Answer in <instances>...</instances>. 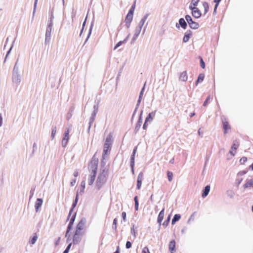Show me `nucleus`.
Listing matches in <instances>:
<instances>
[{"instance_id":"nucleus-29","label":"nucleus","mask_w":253,"mask_h":253,"mask_svg":"<svg viewBox=\"0 0 253 253\" xmlns=\"http://www.w3.org/2000/svg\"><path fill=\"white\" fill-rule=\"evenodd\" d=\"M96 174L90 173L88 177V185L91 186L94 183L95 178L96 177Z\"/></svg>"},{"instance_id":"nucleus-53","label":"nucleus","mask_w":253,"mask_h":253,"mask_svg":"<svg viewBox=\"0 0 253 253\" xmlns=\"http://www.w3.org/2000/svg\"><path fill=\"white\" fill-rule=\"evenodd\" d=\"M200 0H192L189 5H192L193 7H197Z\"/></svg>"},{"instance_id":"nucleus-22","label":"nucleus","mask_w":253,"mask_h":253,"mask_svg":"<svg viewBox=\"0 0 253 253\" xmlns=\"http://www.w3.org/2000/svg\"><path fill=\"white\" fill-rule=\"evenodd\" d=\"M243 187L245 189L249 188H253V179H246Z\"/></svg>"},{"instance_id":"nucleus-5","label":"nucleus","mask_w":253,"mask_h":253,"mask_svg":"<svg viewBox=\"0 0 253 253\" xmlns=\"http://www.w3.org/2000/svg\"><path fill=\"white\" fill-rule=\"evenodd\" d=\"M107 181V178L98 174L95 182V187L97 190H99L104 186Z\"/></svg>"},{"instance_id":"nucleus-18","label":"nucleus","mask_w":253,"mask_h":253,"mask_svg":"<svg viewBox=\"0 0 253 253\" xmlns=\"http://www.w3.org/2000/svg\"><path fill=\"white\" fill-rule=\"evenodd\" d=\"M156 113V110L149 113L146 117L145 121L146 122L151 123L154 119Z\"/></svg>"},{"instance_id":"nucleus-2","label":"nucleus","mask_w":253,"mask_h":253,"mask_svg":"<svg viewBox=\"0 0 253 253\" xmlns=\"http://www.w3.org/2000/svg\"><path fill=\"white\" fill-rule=\"evenodd\" d=\"M96 153L94 154L89 162L87 169L88 171L90 172V173L97 174L98 167V159L96 157Z\"/></svg>"},{"instance_id":"nucleus-16","label":"nucleus","mask_w":253,"mask_h":253,"mask_svg":"<svg viewBox=\"0 0 253 253\" xmlns=\"http://www.w3.org/2000/svg\"><path fill=\"white\" fill-rule=\"evenodd\" d=\"M176 242L174 240H171L169 244V249L170 253H174L176 251Z\"/></svg>"},{"instance_id":"nucleus-6","label":"nucleus","mask_w":253,"mask_h":253,"mask_svg":"<svg viewBox=\"0 0 253 253\" xmlns=\"http://www.w3.org/2000/svg\"><path fill=\"white\" fill-rule=\"evenodd\" d=\"M83 237V233L74 231L73 232L72 244L74 245H78L81 242Z\"/></svg>"},{"instance_id":"nucleus-19","label":"nucleus","mask_w":253,"mask_h":253,"mask_svg":"<svg viewBox=\"0 0 253 253\" xmlns=\"http://www.w3.org/2000/svg\"><path fill=\"white\" fill-rule=\"evenodd\" d=\"M38 234L37 233H34L29 238V243L31 245H34L38 239Z\"/></svg>"},{"instance_id":"nucleus-30","label":"nucleus","mask_w":253,"mask_h":253,"mask_svg":"<svg viewBox=\"0 0 253 253\" xmlns=\"http://www.w3.org/2000/svg\"><path fill=\"white\" fill-rule=\"evenodd\" d=\"M108 168H100V172L98 174H100L101 176H105V178H107L108 176Z\"/></svg>"},{"instance_id":"nucleus-34","label":"nucleus","mask_w":253,"mask_h":253,"mask_svg":"<svg viewBox=\"0 0 253 253\" xmlns=\"http://www.w3.org/2000/svg\"><path fill=\"white\" fill-rule=\"evenodd\" d=\"M74 109H75V107L73 106H71L70 108L69 111L68 112V113L67 114V117H66V119L68 121H69L71 118V117L72 116V114L74 111Z\"/></svg>"},{"instance_id":"nucleus-58","label":"nucleus","mask_w":253,"mask_h":253,"mask_svg":"<svg viewBox=\"0 0 253 253\" xmlns=\"http://www.w3.org/2000/svg\"><path fill=\"white\" fill-rule=\"evenodd\" d=\"M72 245V243H69L62 253H68Z\"/></svg>"},{"instance_id":"nucleus-15","label":"nucleus","mask_w":253,"mask_h":253,"mask_svg":"<svg viewBox=\"0 0 253 253\" xmlns=\"http://www.w3.org/2000/svg\"><path fill=\"white\" fill-rule=\"evenodd\" d=\"M141 30H142L141 29H140L137 27H136L135 31H134V34L133 37L130 42L131 44H132L134 43V42L137 40V39L138 38V37L140 33Z\"/></svg>"},{"instance_id":"nucleus-24","label":"nucleus","mask_w":253,"mask_h":253,"mask_svg":"<svg viewBox=\"0 0 253 253\" xmlns=\"http://www.w3.org/2000/svg\"><path fill=\"white\" fill-rule=\"evenodd\" d=\"M137 150V146H135L130 157V164L135 163V157Z\"/></svg>"},{"instance_id":"nucleus-41","label":"nucleus","mask_w":253,"mask_h":253,"mask_svg":"<svg viewBox=\"0 0 253 253\" xmlns=\"http://www.w3.org/2000/svg\"><path fill=\"white\" fill-rule=\"evenodd\" d=\"M170 218H171L170 214L168 215L167 218L165 220L164 222L163 223V226L166 227L169 225V224L170 222Z\"/></svg>"},{"instance_id":"nucleus-11","label":"nucleus","mask_w":253,"mask_h":253,"mask_svg":"<svg viewBox=\"0 0 253 253\" xmlns=\"http://www.w3.org/2000/svg\"><path fill=\"white\" fill-rule=\"evenodd\" d=\"M193 35V32L191 30H187L184 34L182 39L183 43L187 42Z\"/></svg>"},{"instance_id":"nucleus-32","label":"nucleus","mask_w":253,"mask_h":253,"mask_svg":"<svg viewBox=\"0 0 253 253\" xmlns=\"http://www.w3.org/2000/svg\"><path fill=\"white\" fill-rule=\"evenodd\" d=\"M15 40H16V38H15V39H14V40L13 41L11 44V46L10 47V48H9V49L8 50V51H7L6 52V55L4 57V62L3 63H5V62H6V60L8 56V55L10 54V53H11V51L13 47V46H14V42H15Z\"/></svg>"},{"instance_id":"nucleus-47","label":"nucleus","mask_w":253,"mask_h":253,"mask_svg":"<svg viewBox=\"0 0 253 253\" xmlns=\"http://www.w3.org/2000/svg\"><path fill=\"white\" fill-rule=\"evenodd\" d=\"M35 189H36V186H32L31 188L30 191L29 201L31 200V199L34 196Z\"/></svg>"},{"instance_id":"nucleus-62","label":"nucleus","mask_w":253,"mask_h":253,"mask_svg":"<svg viewBox=\"0 0 253 253\" xmlns=\"http://www.w3.org/2000/svg\"><path fill=\"white\" fill-rule=\"evenodd\" d=\"M248 161V158L246 157H243L240 160V163L241 165L244 164Z\"/></svg>"},{"instance_id":"nucleus-13","label":"nucleus","mask_w":253,"mask_h":253,"mask_svg":"<svg viewBox=\"0 0 253 253\" xmlns=\"http://www.w3.org/2000/svg\"><path fill=\"white\" fill-rule=\"evenodd\" d=\"M43 203V199L41 198H37L35 203V209L36 212H39Z\"/></svg>"},{"instance_id":"nucleus-21","label":"nucleus","mask_w":253,"mask_h":253,"mask_svg":"<svg viewBox=\"0 0 253 253\" xmlns=\"http://www.w3.org/2000/svg\"><path fill=\"white\" fill-rule=\"evenodd\" d=\"M12 81L17 85H19L21 82V77L19 74H12Z\"/></svg>"},{"instance_id":"nucleus-3","label":"nucleus","mask_w":253,"mask_h":253,"mask_svg":"<svg viewBox=\"0 0 253 253\" xmlns=\"http://www.w3.org/2000/svg\"><path fill=\"white\" fill-rule=\"evenodd\" d=\"M53 26V23H51L50 22L49 23H47L45 34V41H44V45H46L47 44L49 45L50 40H51V34L52 31Z\"/></svg>"},{"instance_id":"nucleus-36","label":"nucleus","mask_w":253,"mask_h":253,"mask_svg":"<svg viewBox=\"0 0 253 253\" xmlns=\"http://www.w3.org/2000/svg\"><path fill=\"white\" fill-rule=\"evenodd\" d=\"M203 5L204 8V15H205L209 10V4L208 2L204 1L203 2Z\"/></svg>"},{"instance_id":"nucleus-20","label":"nucleus","mask_w":253,"mask_h":253,"mask_svg":"<svg viewBox=\"0 0 253 253\" xmlns=\"http://www.w3.org/2000/svg\"><path fill=\"white\" fill-rule=\"evenodd\" d=\"M150 15V13H147L146 14H145L143 16V17L142 18V19H141L140 21L139 22L138 26H137V27L140 28L142 29L146 20H147V19L148 18V16H149Z\"/></svg>"},{"instance_id":"nucleus-27","label":"nucleus","mask_w":253,"mask_h":253,"mask_svg":"<svg viewBox=\"0 0 253 253\" xmlns=\"http://www.w3.org/2000/svg\"><path fill=\"white\" fill-rule=\"evenodd\" d=\"M142 121H143L142 120H137V122L136 124V125H135V126L134 128V132H133L134 134H136L139 130L141 126V125L142 123Z\"/></svg>"},{"instance_id":"nucleus-57","label":"nucleus","mask_w":253,"mask_h":253,"mask_svg":"<svg viewBox=\"0 0 253 253\" xmlns=\"http://www.w3.org/2000/svg\"><path fill=\"white\" fill-rule=\"evenodd\" d=\"M99 101H95V104L93 105V111L96 112H98V104H99Z\"/></svg>"},{"instance_id":"nucleus-33","label":"nucleus","mask_w":253,"mask_h":253,"mask_svg":"<svg viewBox=\"0 0 253 253\" xmlns=\"http://www.w3.org/2000/svg\"><path fill=\"white\" fill-rule=\"evenodd\" d=\"M181 215L179 213L175 214L171 220V224L174 225L175 223L178 221L181 218Z\"/></svg>"},{"instance_id":"nucleus-50","label":"nucleus","mask_w":253,"mask_h":253,"mask_svg":"<svg viewBox=\"0 0 253 253\" xmlns=\"http://www.w3.org/2000/svg\"><path fill=\"white\" fill-rule=\"evenodd\" d=\"M130 232L131 234L134 236V238H135L137 234V230L134 229V224H133L132 227L131 228Z\"/></svg>"},{"instance_id":"nucleus-4","label":"nucleus","mask_w":253,"mask_h":253,"mask_svg":"<svg viewBox=\"0 0 253 253\" xmlns=\"http://www.w3.org/2000/svg\"><path fill=\"white\" fill-rule=\"evenodd\" d=\"M185 18L186 21H187L188 25L190 29L192 30H197L200 27L199 24L194 21L190 15H185Z\"/></svg>"},{"instance_id":"nucleus-55","label":"nucleus","mask_w":253,"mask_h":253,"mask_svg":"<svg viewBox=\"0 0 253 253\" xmlns=\"http://www.w3.org/2000/svg\"><path fill=\"white\" fill-rule=\"evenodd\" d=\"M77 215V211L74 212L72 215L70 219L69 220L70 222L74 223Z\"/></svg>"},{"instance_id":"nucleus-12","label":"nucleus","mask_w":253,"mask_h":253,"mask_svg":"<svg viewBox=\"0 0 253 253\" xmlns=\"http://www.w3.org/2000/svg\"><path fill=\"white\" fill-rule=\"evenodd\" d=\"M143 179V173L142 171H141L139 173L137 178L136 189L137 190H139L141 188Z\"/></svg>"},{"instance_id":"nucleus-61","label":"nucleus","mask_w":253,"mask_h":253,"mask_svg":"<svg viewBox=\"0 0 253 253\" xmlns=\"http://www.w3.org/2000/svg\"><path fill=\"white\" fill-rule=\"evenodd\" d=\"M248 172V170H246V169H245V170H241L238 173H237V176H243L245 174H246Z\"/></svg>"},{"instance_id":"nucleus-14","label":"nucleus","mask_w":253,"mask_h":253,"mask_svg":"<svg viewBox=\"0 0 253 253\" xmlns=\"http://www.w3.org/2000/svg\"><path fill=\"white\" fill-rule=\"evenodd\" d=\"M133 16L127 15L126 16L125 20L123 21L125 22V26L127 29L130 28L131 23L132 21Z\"/></svg>"},{"instance_id":"nucleus-25","label":"nucleus","mask_w":253,"mask_h":253,"mask_svg":"<svg viewBox=\"0 0 253 253\" xmlns=\"http://www.w3.org/2000/svg\"><path fill=\"white\" fill-rule=\"evenodd\" d=\"M205 75L204 73H200L196 81H195V86L198 85V84L199 83L203 82L205 79Z\"/></svg>"},{"instance_id":"nucleus-10","label":"nucleus","mask_w":253,"mask_h":253,"mask_svg":"<svg viewBox=\"0 0 253 253\" xmlns=\"http://www.w3.org/2000/svg\"><path fill=\"white\" fill-rule=\"evenodd\" d=\"M222 125L223 133L224 134H226L227 133L228 130L231 129L230 125L226 118H222Z\"/></svg>"},{"instance_id":"nucleus-46","label":"nucleus","mask_w":253,"mask_h":253,"mask_svg":"<svg viewBox=\"0 0 253 253\" xmlns=\"http://www.w3.org/2000/svg\"><path fill=\"white\" fill-rule=\"evenodd\" d=\"M146 84V82H145L144 83L142 87L141 88L138 97H140V98H142L144 92L145 90Z\"/></svg>"},{"instance_id":"nucleus-52","label":"nucleus","mask_w":253,"mask_h":253,"mask_svg":"<svg viewBox=\"0 0 253 253\" xmlns=\"http://www.w3.org/2000/svg\"><path fill=\"white\" fill-rule=\"evenodd\" d=\"M38 1V0H34L32 19L34 18V16H35V14L36 8H37V6Z\"/></svg>"},{"instance_id":"nucleus-42","label":"nucleus","mask_w":253,"mask_h":253,"mask_svg":"<svg viewBox=\"0 0 253 253\" xmlns=\"http://www.w3.org/2000/svg\"><path fill=\"white\" fill-rule=\"evenodd\" d=\"M65 238H67L66 239V243H69L71 241V232L69 231H66L65 235Z\"/></svg>"},{"instance_id":"nucleus-9","label":"nucleus","mask_w":253,"mask_h":253,"mask_svg":"<svg viewBox=\"0 0 253 253\" xmlns=\"http://www.w3.org/2000/svg\"><path fill=\"white\" fill-rule=\"evenodd\" d=\"M86 222V218L85 217H82L76 225L74 231L82 233V230L84 229Z\"/></svg>"},{"instance_id":"nucleus-7","label":"nucleus","mask_w":253,"mask_h":253,"mask_svg":"<svg viewBox=\"0 0 253 253\" xmlns=\"http://www.w3.org/2000/svg\"><path fill=\"white\" fill-rule=\"evenodd\" d=\"M189 8L191 11V14L195 19H198L202 16V12L198 7H193L192 5H189Z\"/></svg>"},{"instance_id":"nucleus-1","label":"nucleus","mask_w":253,"mask_h":253,"mask_svg":"<svg viewBox=\"0 0 253 253\" xmlns=\"http://www.w3.org/2000/svg\"><path fill=\"white\" fill-rule=\"evenodd\" d=\"M113 144V135L110 133L106 137L103 146L102 154L104 156L108 155L111 151Z\"/></svg>"},{"instance_id":"nucleus-48","label":"nucleus","mask_w":253,"mask_h":253,"mask_svg":"<svg viewBox=\"0 0 253 253\" xmlns=\"http://www.w3.org/2000/svg\"><path fill=\"white\" fill-rule=\"evenodd\" d=\"M18 58L17 59L16 61V63L14 65V68H13V72H12V74H19V71H18V67L17 66V63H18Z\"/></svg>"},{"instance_id":"nucleus-38","label":"nucleus","mask_w":253,"mask_h":253,"mask_svg":"<svg viewBox=\"0 0 253 253\" xmlns=\"http://www.w3.org/2000/svg\"><path fill=\"white\" fill-rule=\"evenodd\" d=\"M239 146V143L238 142V141L235 140V141H234V142H233V143L231 145V149L234 150V151H236L237 150V149L238 148Z\"/></svg>"},{"instance_id":"nucleus-43","label":"nucleus","mask_w":253,"mask_h":253,"mask_svg":"<svg viewBox=\"0 0 253 253\" xmlns=\"http://www.w3.org/2000/svg\"><path fill=\"white\" fill-rule=\"evenodd\" d=\"M87 16H86L84 20V21L83 23V24H82V29L80 31V34H79V37H81L84 32V27L85 26V25H86V20H87Z\"/></svg>"},{"instance_id":"nucleus-51","label":"nucleus","mask_w":253,"mask_h":253,"mask_svg":"<svg viewBox=\"0 0 253 253\" xmlns=\"http://www.w3.org/2000/svg\"><path fill=\"white\" fill-rule=\"evenodd\" d=\"M105 157L106 156H104L102 154V159L101 161V164H100L101 168H106V167H105V165H106V162L105 161Z\"/></svg>"},{"instance_id":"nucleus-59","label":"nucleus","mask_w":253,"mask_h":253,"mask_svg":"<svg viewBox=\"0 0 253 253\" xmlns=\"http://www.w3.org/2000/svg\"><path fill=\"white\" fill-rule=\"evenodd\" d=\"M69 140L67 139H62V146L64 148H65L68 145Z\"/></svg>"},{"instance_id":"nucleus-31","label":"nucleus","mask_w":253,"mask_h":253,"mask_svg":"<svg viewBox=\"0 0 253 253\" xmlns=\"http://www.w3.org/2000/svg\"><path fill=\"white\" fill-rule=\"evenodd\" d=\"M188 76L186 71H183V72L181 73L179 76V80L185 82L187 80Z\"/></svg>"},{"instance_id":"nucleus-64","label":"nucleus","mask_w":253,"mask_h":253,"mask_svg":"<svg viewBox=\"0 0 253 253\" xmlns=\"http://www.w3.org/2000/svg\"><path fill=\"white\" fill-rule=\"evenodd\" d=\"M142 253H151L148 247L146 246L142 250Z\"/></svg>"},{"instance_id":"nucleus-40","label":"nucleus","mask_w":253,"mask_h":253,"mask_svg":"<svg viewBox=\"0 0 253 253\" xmlns=\"http://www.w3.org/2000/svg\"><path fill=\"white\" fill-rule=\"evenodd\" d=\"M117 224H118V219L117 218H115L113 221L112 224V229L115 231L116 233L117 232Z\"/></svg>"},{"instance_id":"nucleus-26","label":"nucleus","mask_w":253,"mask_h":253,"mask_svg":"<svg viewBox=\"0 0 253 253\" xmlns=\"http://www.w3.org/2000/svg\"><path fill=\"white\" fill-rule=\"evenodd\" d=\"M136 0H135L133 1V2L132 5L131 6L130 9H129V10L128 11V13H127V15H129L133 16L135 8V7H136Z\"/></svg>"},{"instance_id":"nucleus-60","label":"nucleus","mask_w":253,"mask_h":253,"mask_svg":"<svg viewBox=\"0 0 253 253\" xmlns=\"http://www.w3.org/2000/svg\"><path fill=\"white\" fill-rule=\"evenodd\" d=\"M123 43H125L123 41H120L119 42H118L116 45H115L114 47V50H116L119 47H120L121 45H122Z\"/></svg>"},{"instance_id":"nucleus-63","label":"nucleus","mask_w":253,"mask_h":253,"mask_svg":"<svg viewBox=\"0 0 253 253\" xmlns=\"http://www.w3.org/2000/svg\"><path fill=\"white\" fill-rule=\"evenodd\" d=\"M37 144H36V143L35 142L33 144V150H32V153L31 155V157L33 156V155L34 154L35 152L37 150Z\"/></svg>"},{"instance_id":"nucleus-39","label":"nucleus","mask_w":253,"mask_h":253,"mask_svg":"<svg viewBox=\"0 0 253 253\" xmlns=\"http://www.w3.org/2000/svg\"><path fill=\"white\" fill-rule=\"evenodd\" d=\"M81 188L80 190V194H82L84 191V189L85 188V180H83L81 183Z\"/></svg>"},{"instance_id":"nucleus-8","label":"nucleus","mask_w":253,"mask_h":253,"mask_svg":"<svg viewBox=\"0 0 253 253\" xmlns=\"http://www.w3.org/2000/svg\"><path fill=\"white\" fill-rule=\"evenodd\" d=\"M175 27L178 30H179L180 28L186 30L188 27L187 21H186L185 18H180L178 20V22L176 23Z\"/></svg>"},{"instance_id":"nucleus-56","label":"nucleus","mask_w":253,"mask_h":253,"mask_svg":"<svg viewBox=\"0 0 253 253\" xmlns=\"http://www.w3.org/2000/svg\"><path fill=\"white\" fill-rule=\"evenodd\" d=\"M73 225H74L73 223L69 222L67 225V229H66V231H69V232H71V230L73 229Z\"/></svg>"},{"instance_id":"nucleus-37","label":"nucleus","mask_w":253,"mask_h":253,"mask_svg":"<svg viewBox=\"0 0 253 253\" xmlns=\"http://www.w3.org/2000/svg\"><path fill=\"white\" fill-rule=\"evenodd\" d=\"M134 209L135 211L138 210L139 208V201H138V197L137 196H135L134 197Z\"/></svg>"},{"instance_id":"nucleus-54","label":"nucleus","mask_w":253,"mask_h":253,"mask_svg":"<svg viewBox=\"0 0 253 253\" xmlns=\"http://www.w3.org/2000/svg\"><path fill=\"white\" fill-rule=\"evenodd\" d=\"M210 100H211V96L209 95L207 97L206 100H205V101L203 104V106L206 107L210 103Z\"/></svg>"},{"instance_id":"nucleus-35","label":"nucleus","mask_w":253,"mask_h":253,"mask_svg":"<svg viewBox=\"0 0 253 253\" xmlns=\"http://www.w3.org/2000/svg\"><path fill=\"white\" fill-rule=\"evenodd\" d=\"M79 192L78 191H77V192L76 193L75 198L73 200V202L72 203L71 206H73L75 208L76 207L78 202V201H79Z\"/></svg>"},{"instance_id":"nucleus-44","label":"nucleus","mask_w":253,"mask_h":253,"mask_svg":"<svg viewBox=\"0 0 253 253\" xmlns=\"http://www.w3.org/2000/svg\"><path fill=\"white\" fill-rule=\"evenodd\" d=\"M56 132V126H52V130H51V140H53L55 136Z\"/></svg>"},{"instance_id":"nucleus-49","label":"nucleus","mask_w":253,"mask_h":253,"mask_svg":"<svg viewBox=\"0 0 253 253\" xmlns=\"http://www.w3.org/2000/svg\"><path fill=\"white\" fill-rule=\"evenodd\" d=\"M199 58L200 59V64L201 67L203 69H205L206 68V64L203 58L201 56H199Z\"/></svg>"},{"instance_id":"nucleus-17","label":"nucleus","mask_w":253,"mask_h":253,"mask_svg":"<svg viewBox=\"0 0 253 253\" xmlns=\"http://www.w3.org/2000/svg\"><path fill=\"white\" fill-rule=\"evenodd\" d=\"M211 189V186L210 185H207L204 187L202 191V197L203 198H206L209 194Z\"/></svg>"},{"instance_id":"nucleus-28","label":"nucleus","mask_w":253,"mask_h":253,"mask_svg":"<svg viewBox=\"0 0 253 253\" xmlns=\"http://www.w3.org/2000/svg\"><path fill=\"white\" fill-rule=\"evenodd\" d=\"M71 131V128L70 127H66L65 130V132L62 137L63 139H67L69 140L70 139V135L69 133Z\"/></svg>"},{"instance_id":"nucleus-45","label":"nucleus","mask_w":253,"mask_h":253,"mask_svg":"<svg viewBox=\"0 0 253 253\" xmlns=\"http://www.w3.org/2000/svg\"><path fill=\"white\" fill-rule=\"evenodd\" d=\"M167 174L169 181H171L173 179V173L169 170H168L167 171Z\"/></svg>"},{"instance_id":"nucleus-23","label":"nucleus","mask_w":253,"mask_h":253,"mask_svg":"<svg viewBox=\"0 0 253 253\" xmlns=\"http://www.w3.org/2000/svg\"><path fill=\"white\" fill-rule=\"evenodd\" d=\"M93 26H94V20H92V22L90 23V27H89L88 32V34H87L86 38V39H85V41H84V43L83 46L85 45V44L86 43V42H87V41L89 39V38H90V36L91 35V33H92V31Z\"/></svg>"}]
</instances>
